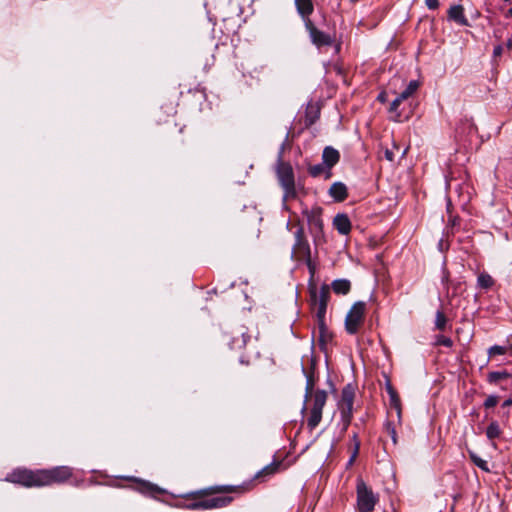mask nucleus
I'll list each match as a JSON object with an SVG mask.
<instances>
[{"mask_svg": "<svg viewBox=\"0 0 512 512\" xmlns=\"http://www.w3.org/2000/svg\"><path fill=\"white\" fill-rule=\"evenodd\" d=\"M325 320L326 319H323V326H321L320 322H317L318 329H319V343H320L321 346H324L332 338V335L328 331V328L326 326Z\"/></svg>", "mask_w": 512, "mask_h": 512, "instance_id": "nucleus-26", "label": "nucleus"}, {"mask_svg": "<svg viewBox=\"0 0 512 512\" xmlns=\"http://www.w3.org/2000/svg\"><path fill=\"white\" fill-rule=\"evenodd\" d=\"M498 402H499V397L497 395H490L485 399L483 406L486 409H490V408L495 407L498 404Z\"/></svg>", "mask_w": 512, "mask_h": 512, "instance_id": "nucleus-36", "label": "nucleus"}, {"mask_svg": "<svg viewBox=\"0 0 512 512\" xmlns=\"http://www.w3.org/2000/svg\"><path fill=\"white\" fill-rule=\"evenodd\" d=\"M469 457L471 459V461L478 467L480 468L481 470L485 471V472H489L490 469L488 467V463L486 460L482 459L481 457H479L475 452L473 451H469Z\"/></svg>", "mask_w": 512, "mask_h": 512, "instance_id": "nucleus-31", "label": "nucleus"}, {"mask_svg": "<svg viewBox=\"0 0 512 512\" xmlns=\"http://www.w3.org/2000/svg\"><path fill=\"white\" fill-rule=\"evenodd\" d=\"M302 260H305V263L308 267V270H309V273H310V279H309V282H313V278H314V275H315V271H316V267H315V264L312 262L311 260V255L308 256V257H305L303 258ZM310 283H308L309 285Z\"/></svg>", "mask_w": 512, "mask_h": 512, "instance_id": "nucleus-35", "label": "nucleus"}, {"mask_svg": "<svg viewBox=\"0 0 512 512\" xmlns=\"http://www.w3.org/2000/svg\"><path fill=\"white\" fill-rule=\"evenodd\" d=\"M350 424L351 423H348V422L346 424H345V422H340V425H341L340 433L344 434L347 431Z\"/></svg>", "mask_w": 512, "mask_h": 512, "instance_id": "nucleus-41", "label": "nucleus"}, {"mask_svg": "<svg viewBox=\"0 0 512 512\" xmlns=\"http://www.w3.org/2000/svg\"><path fill=\"white\" fill-rule=\"evenodd\" d=\"M327 392L325 390H317L312 394L313 404L310 409V415L307 418V428L313 431L321 422L322 411L327 401Z\"/></svg>", "mask_w": 512, "mask_h": 512, "instance_id": "nucleus-8", "label": "nucleus"}, {"mask_svg": "<svg viewBox=\"0 0 512 512\" xmlns=\"http://www.w3.org/2000/svg\"><path fill=\"white\" fill-rule=\"evenodd\" d=\"M506 16H507V17H508V16L512 17V7L508 10V12H507V15H506Z\"/></svg>", "mask_w": 512, "mask_h": 512, "instance_id": "nucleus-47", "label": "nucleus"}, {"mask_svg": "<svg viewBox=\"0 0 512 512\" xmlns=\"http://www.w3.org/2000/svg\"><path fill=\"white\" fill-rule=\"evenodd\" d=\"M333 225L341 235H347L351 231V221L344 213L337 214L334 217Z\"/></svg>", "mask_w": 512, "mask_h": 512, "instance_id": "nucleus-18", "label": "nucleus"}, {"mask_svg": "<svg viewBox=\"0 0 512 512\" xmlns=\"http://www.w3.org/2000/svg\"><path fill=\"white\" fill-rule=\"evenodd\" d=\"M448 319L443 311L438 310L435 315V329L444 331L447 327Z\"/></svg>", "mask_w": 512, "mask_h": 512, "instance_id": "nucleus-29", "label": "nucleus"}, {"mask_svg": "<svg viewBox=\"0 0 512 512\" xmlns=\"http://www.w3.org/2000/svg\"><path fill=\"white\" fill-rule=\"evenodd\" d=\"M320 117V107L315 103H308L305 109L304 124L306 128L312 126Z\"/></svg>", "mask_w": 512, "mask_h": 512, "instance_id": "nucleus-19", "label": "nucleus"}, {"mask_svg": "<svg viewBox=\"0 0 512 512\" xmlns=\"http://www.w3.org/2000/svg\"><path fill=\"white\" fill-rule=\"evenodd\" d=\"M303 214L306 217L312 236L314 238L320 237L323 234L322 208L316 206L310 210L306 209L303 211Z\"/></svg>", "mask_w": 512, "mask_h": 512, "instance_id": "nucleus-11", "label": "nucleus"}, {"mask_svg": "<svg viewBox=\"0 0 512 512\" xmlns=\"http://www.w3.org/2000/svg\"><path fill=\"white\" fill-rule=\"evenodd\" d=\"M245 487L242 485H213L184 496L185 501L178 506L188 510H212L228 506L233 497L215 496L217 494L243 493Z\"/></svg>", "mask_w": 512, "mask_h": 512, "instance_id": "nucleus-2", "label": "nucleus"}, {"mask_svg": "<svg viewBox=\"0 0 512 512\" xmlns=\"http://www.w3.org/2000/svg\"><path fill=\"white\" fill-rule=\"evenodd\" d=\"M506 47L508 50H512V39H508L506 42Z\"/></svg>", "mask_w": 512, "mask_h": 512, "instance_id": "nucleus-46", "label": "nucleus"}, {"mask_svg": "<svg viewBox=\"0 0 512 512\" xmlns=\"http://www.w3.org/2000/svg\"><path fill=\"white\" fill-rule=\"evenodd\" d=\"M340 153L337 149L332 146H326L322 153V162L330 169L339 162Z\"/></svg>", "mask_w": 512, "mask_h": 512, "instance_id": "nucleus-16", "label": "nucleus"}, {"mask_svg": "<svg viewBox=\"0 0 512 512\" xmlns=\"http://www.w3.org/2000/svg\"><path fill=\"white\" fill-rule=\"evenodd\" d=\"M448 19L460 26H469V21L465 16L462 5H452L448 10Z\"/></svg>", "mask_w": 512, "mask_h": 512, "instance_id": "nucleus-14", "label": "nucleus"}, {"mask_svg": "<svg viewBox=\"0 0 512 512\" xmlns=\"http://www.w3.org/2000/svg\"><path fill=\"white\" fill-rule=\"evenodd\" d=\"M512 405V398H508L506 399L503 403H502V407L503 408H506V407H509Z\"/></svg>", "mask_w": 512, "mask_h": 512, "instance_id": "nucleus-43", "label": "nucleus"}, {"mask_svg": "<svg viewBox=\"0 0 512 512\" xmlns=\"http://www.w3.org/2000/svg\"><path fill=\"white\" fill-rule=\"evenodd\" d=\"M278 181L284 190V200L294 199L297 196L293 168L288 162L282 161V152L278 155L276 167Z\"/></svg>", "mask_w": 512, "mask_h": 512, "instance_id": "nucleus-4", "label": "nucleus"}, {"mask_svg": "<svg viewBox=\"0 0 512 512\" xmlns=\"http://www.w3.org/2000/svg\"><path fill=\"white\" fill-rule=\"evenodd\" d=\"M297 12L301 16L304 24L310 19V15L314 11V5L312 0H295Z\"/></svg>", "mask_w": 512, "mask_h": 512, "instance_id": "nucleus-17", "label": "nucleus"}, {"mask_svg": "<svg viewBox=\"0 0 512 512\" xmlns=\"http://www.w3.org/2000/svg\"><path fill=\"white\" fill-rule=\"evenodd\" d=\"M419 82L417 80H411L406 88L391 102L388 112L391 114L390 119L394 122L403 121L404 117L402 111L399 110V106L404 101L408 100L419 88ZM408 116H405L407 119Z\"/></svg>", "mask_w": 512, "mask_h": 512, "instance_id": "nucleus-7", "label": "nucleus"}, {"mask_svg": "<svg viewBox=\"0 0 512 512\" xmlns=\"http://www.w3.org/2000/svg\"><path fill=\"white\" fill-rule=\"evenodd\" d=\"M385 430L388 433V435L391 437L393 444L396 445L397 444V433H396L394 424L390 421H387L385 423Z\"/></svg>", "mask_w": 512, "mask_h": 512, "instance_id": "nucleus-34", "label": "nucleus"}, {"mask_svg": "<svg viewBox=\"0 0 512 512\" xmlns=\"http://www.w3.org/2000/svg\"><path fill=\"white\" fill-rule=\"evenodd\" d=\"M501 435V429L497 421H492L487 429L486 436L488 439L493 440L498 438Z\"/></svg>", "mask_w": 512, "mask_h": 512, "instance_id": "nucleus-28", "label": "nucleus"}, {"mask_svg": "<svg viewBox=\"0 0 512 512\" xmlns=\"http://www.w3.org/2000/svg\"><path fill=\"white\" fill-rule=\"evenodd\" d=\"M329 286L330 290L338 295H346L351 290V282L348 279H336Z\"/></svg>", "mask_w": 512, "mask_h": 512, "instance_id": "nucleus-22", "label": "nucleus"}, {"mask_svg": "<svg viewBox=\"0 0 512 512\" xmlns=\"http://www.w3.org/2000/svg\"><path fill=\"white\" fill-rule=\"evenodd\" d=\"M477 284L482 289H490L494 285V279L486 272L479 274Z\"/></svg>", "mask_w": 512, "mask_h": 512, "instance_id": "nucleus-27", "label": "nucleus"}, {"mask_svg": "<svg viewBox=\"0 0 512 512\" xmlns=\"http://www.w3.org/2000/svg\"><path fill=\"white\" fill-rule=\"evenodd\" d=\"M385 156L389 161H393V152L386 150Z\"/></svg>", "mask_w": 512, "mask_h": 512, "instance_id": "nucleus-44", "label": "nucleus"}, {"mask_svg": "<svg viewBox=\"0 0 512 512\" xmlns=\"http://www.w3.org/2000/svg\"><path fill=\"white\" fill-rule=\"evenodd\" d=\"M305 25L307 32L309 33V37L311 42L318 48L324 46H331L334 43V38L321 30H319L312 20H308Z\"/></svg>", "mask_w": 512, "mask_h": 512, "instance_id": "nucleus-13", "label": "nucleus"}, {"mask_svg": "<svg viewBox=\"0 0 512 512\" xmlns=\"http://www.w3.org/2000/svg\"><path fill=\"white\" fill-rule=\"evenodd\" d=\"M359 453V444H356V448L353 449V452L349 458L348 465H352Z\"/></svg>", "mask_w": 512, "mask_h": 512, "instance_id": "nucleus-38", "label": "nucleus"}, {"mask_svg": "<svg viewBox=\"0 0 512 512\" xmlns=\"http://www.w3.org/2000/svg\"><path fill=\"white\" fill-rule=\"evenodd\" d=\"M377 100L380 103H385L387 101V93L385 91H382L378 94Z\"/></svg>", "mask_w": 512, "mask_h": 512, "instance_id": "nucleus-40", "label": "nucleus"}, {"mask_svg": "<svg viewBox=\"0 0 512 512\" xmlns=\"http://www.w3.org/2000/svg\"><path fill=\"white\" fill-rule=\"evenodd\" d=\"M251 336L248 334L244 327H240L235 331L229 345L231 349H242L246 346Z\"/></svg>", "mask_w": 512, "mask_h": 512, "instance_id": "nucleus-15", "label": "nucleus"}, {"mask_svg": "<svg viewBox=\"0 0 512 512\" xmlns=\"http://www.w3.org/2000/svg\"><path fill=\"white\" fill-rule=\"evenodd\" d=\"M425 5L429 10H436L439 7V0H425Z\"/></svg>", "mask_w": 512, "mask_h": 512, "instance_id": "nucleus-37", "label": "nucleus"}, {"mask_svg": "<svg viewBox=\"0 0 512 512\" xmlns=\"http://www.w3.org/2000/svg\"><path fill=\"white\" fill-rule=\"evenodd\" d=\"M506 353H507V347H505V346L494 345L488 349L489 357H494L496 355H504Z\"/></svg>", "mask_w": 512, "mask_h": 512, "instance_id": "nucleus-33", "label": "nucleus"}, {"mask_svg": "<svg viewBox=\"0 0 512 512\" xmlns=\"http://www.w3.org/2000/svg\"><path fill=\"white\" fill-rule=\"evenodd\" d=\"M295 242L292 248V256L297 260H302L311 255L310 245L306 239L304 228L298 226L294 232Z\"/></svg>", "mask_w": 512, "mask_h": 512, "instance_id": "nucleus-12", "label": "nucleus"}, {"mask_svg": "<svg viewBox=\"0 0 512 512\" xmlns=\"http://www.w3.org/2000/svg\"><path fill=\"white\" fill-rule=\"evenodd\" d=\"M315 386V379L313 373H306V387H305V402H307L308 398L312 397L313 390Z\"/></svg>", "mask_w": 512, "mask_h": 512, "instance_id": "nucleus-30", "label": "nucleus"}, {"mask_svg": "<svg viewBox=\"0 0 512 512\" xmlns=\"http://www.w3.org/2000/svg\"><path fill=\"white\" fill-rule=\"evenodd\" d=\"M503 53V46L502 45H496L493 49V57L494 58H498L502 55Z\"/></svg>", "mask_w": 512, "mask_h": 512, "instance_id": "nucleus-39", "label": "nucleus"}, {"mask_svg": "<svg viewBox=\"0 0 512 512\" xmlns=\"http://www.w3.org/2000/svg\"><path fill=\"white\" fill-rule=\"evenodd\" d=\"M511 377V374L507 370L492 371L487 375V381L490 384H499L501 381H505Z\"/></svg>", "mask_w": 512, "mask_h": 512, "instance_id": "nucleus-24", "label": "nucleus"}, {"mask_svg": "<svg viewBox=\"0 0 512 512\" xmlns=\"http://www.w3.org/2000/svg\"><path fill=\"white\" fill-rule=\"evenodd\" d=\"M355 398V388L352 384H347L341 392V399L339 401L340 409V422L345 424L351 423L353 418V404Z\"/></svg>", "mask_w": 512, "mask_h": 512, "instance_id": "nucleus-9", "label": "nucleus"}, {"mask_svg": "<svg viewBox=\"0 0 512 512\" xmlns=\"http://www.w3.org/2000/svg\"><path fill=\"white\" fill-rule=\"evenodd\" d=\"M352 441L354 443V448H356V444H359L360 445V440L358 439V434L357 433H353L352 435Z\"/></svg>", "mask_w": 512, "mask_h": 512, "instance_id": "nucleus-42", "label": "nucleus"}, {"mask_svg": "<svg viewBox=\"0 0 512 512\" xmlns=\"http://www.w3.org/2000/svg\"><path fill=\"white\" fill-rule=\"evenodd\" d=\"M366 313V303L364 301L355 302L345 317V330L350 335H355L364 323Z\"/></svg>", "mask_w": 512, "mask_h": 512, "instance_id": "nucleus-6", "label": "nucleus"}, {"mask_svg": "<svg viewBox=\"0 0 512 512\" xmlns=\"http://www.w3.org/2000/svg\"><path fill=\"white\" fill-rule=\"evenodd\" d=\"M435 345L451 348L453 346V341L451 338L444 335H437L435 338Z\"/></svg>", "mask_w": 512, "mask_h": 512, "instance_id": "nucleus-32", "label": "nucleus"}, {"mask_svg": "<svg viewBox=\"0 0 512 512\" xmlns=\"http://www.w3.org/2000/svg\"><path fill=\"white\" fill-rule=\"evenodd\" d=\"M449 221L451 222L452 226H456V225L459 224V218L458 217H453Z\"/></svg>", "mask_w": 512, "mask_h": 512, "instance_id": "nucleus-45", "label": "nucleus"}, {"mask_svg": "<svg viewBox=\"0 0 512 512\" xmlns=\"http://www.w3.org/2000/svg\"><path fill=\"white\" fill-rule=\"evenodd\" d=\"M72 476L73 469L69 466H55L49 469L36 470L18 467L6 475L5 481L26 488H40L55 484H64Z\"/></svg>", "mask_w": 512, "mask_h": 512, "instance_id": "nucleus-1", "label": "nucleus"}, {"mask_svg": "<svg viewBox=\"0 0 512 512\" xmlns=\"http://www.w3.org/2000/svg\"><path fill=\"white\" fill-rule=\"evenodd\" d=\"M386 391H387V393L389 395V400H390L391 407L396 409L398 417L400 418V416H401V401H400V397H399L397 391L394 389V387L392 386V384H391V382L389 380H387V382H386Z\"/></svg>", "mask_w": 512, "mask_h": 512, "instance_id": "nucleus-21", "label": "nucleus"}, {"mask_svg": "<svg viewBox=\"0 0 512 512\" xmlns=\"http://www.w3.org/2000/svg\"><path fill=\"white\" fill-rule=\"evenodd\" d=\"M310 304L313 309L316 310L317 322L323 326V319H326V312L328 302L330 300V286L328 284H322L320 289H317L315 283L310 282L308 285Z\"/></svg>", "mask_w": 512, "mask_h": 512, "instance_id": "nucleus-3", "label": "nucleus"}, {"mask_svg": "<svg viewBox=\"0 0 512 512\" xmlns=\"http://www.w3.org/2000/svg\"><path fill=\"white\" fill-rule=\"evenodd\" d=\"M356 495L359 512H372L379 501V496L366 485L362 478L357 479Z\"/></svg>", "mask_w": 512, "mask_h": 512, "instance_id": "nucleus-5", "label": "nucleus"}, {"mask_svg": "<svg viewBox=\"0 0 512 512\" xmlns=\"http://www.w3.org/2000/svg\"><path fill=\"white\" fill-rule=\"evenodd\" d=\"M306 411V406L304 405L302 408V412Z\"/></svg>", "mask_w": 512, "mask_h": 512, "instance_id": "nucleus-48", "label": "nucleus"}, {"mask_svg": "<svg viewBox=\"0 0 512 512\" xmlns=\"http://www.w3.org/2000/svg\"><path fill=\"white\" fill-rule=\"evenodd\" d=\"M123 479L132 482L133 484L131 485V488L145 496L156 497L157 495H162L166 492L165 489L158 485L141 478L130 476L123 477Z\"/></svg>", "mask_w": 512, "mask_h": 512, "instance_id": "nucleus-10", "label": "nucleus"}, {"mask_svg": "<svg viewBox=\"0 0 512 512\" xmlns=\"http://www.w3.org/2000/svg\"><path fill=\"white\" fill-rule=\"evenodd\" d=\"M280 465L281 462H273L269 465H266L255 475V478H265L275 474L278 471Z\"/></svg>", "mask_w": 512, "mask_h": 512, "instance_id": "nucleus-25", "label": "nucleus"}, {"mask_svg": "<svg viewBox=\"0 0 512 512\" xmlns=\"http://www.w3.org/2000/svg\"><path fill=\"white\" fill-rule=\"evenodd\" d=\"M308 173L312 177H319L324 175L325 179H329L332 176L331 170L322 162L308 167Z\"/></svg>", "mask_w": 512, "mask_h": 512, "instance_id": "nucleus-23", "label": "nucleus"}, {"mask_svg": "<svg viewBox=\"0 0 512 512\" xmlns=\"http://www.w3.org/2000/svg\"><path fill=\"white\" fill-rule=\"evenodd\" d=\"M329 195L336 202L345 201L348 197V191H347L346 185L342 182H334L329 189Z\"/></svg>", "mask_w": 512, "mask_h": 512, "instance_id": "nucleus-20", "label": "nucleus"}]
</instances>
